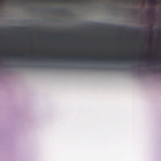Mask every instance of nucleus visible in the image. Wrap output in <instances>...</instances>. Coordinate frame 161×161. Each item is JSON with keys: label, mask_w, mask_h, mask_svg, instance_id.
Instances as JSON below:
<instances>
[{"label": "nucleus", "mask_w": 161, "mask_h": 161, "mask_svg": "<svg viewBox=\"0 0 161 161\" xmlns=\"http://www.w3.org/2000/svg\"><path fill=\"white\" fill-rule=\"evenodd\" d=\"M89 58L91 59V60L92 61H96L97 60V59L95 57H94L92 56H78V58H76L75 56H73L72 58V59L73 60H77V59H79L80 58ZM68 59H71L72 58L70 57V56H68Z\"/></svg>", "instance_id": "obj_1"}, {"label": "nucleus", "mask_w": 161, "mask_h": 161, "mask_svg": "<svg viewBox=\"0 0 161 161\" xmlns=\"http://www.w3.org/2000/svg\"><path fill=\"white\" fill-rule=\"evenodd\" d=\"M114 59H115L117 61L123 60L126 61L128 60H140V58H133L130 57H125L123 58L120 57H113Z\"/></svg>", "instance_id": "obj_2"}, {"label": "nucleus", "mask_w": 161, "mask_h": 161, "mask_svg": "<svg viewBox=\"0 0 161 161\" xmlns=\"http://www.w3.org/2000/svg\"><path fill=\"white\" fill-rule=\"evenodd\" d=\"M12 56L14 58L22 57L23 58H25L26 56V55L25 54H12V55H6L7 57L8 58H10L11 56Z\"/></svg>", "instance_id": "obj_3"}, {"label": "nucleus", "mask_w": 161, "mask_h": 161, "mask_svg": "<svg viewBox=\"0 0 161 161\" xmlns=\"http://www.w3.org/2000/svg\"><path fill=\"white\" fill-rule=\"evenodd\" d=\"M50 56H46L45 57H41V58L42 59H47L48 58H49Z\"/></svg>", "instance_id": "obj_4"}, {"label": "nucleus", "mask_w": 161, "mask_h": 161, "mask_svg": "<svg viewBox=\"0 0 161 161\" xmlns=\"http://www.w3.org/2000/svg\"><path fill=\"white\" fill-rule=\"evenodd\" d=\"M155 0H149V3H153L155 2Z\"/></svg>", "instance_id": "obj_5"}, {"label": "nucleus", "mask_w": 161, "mask_h": 161, "mask_svg": "<svg viewBox=\"0 0 161 161\" xmlns=\"http://www.w3.org/2000/svg\"><path fill=\"white\" fill-rule=\"evenodd\" d=\"M132 1H135L137 4H139L142 0H132Z\"/></svg>", "instance_id": "obj_6"}, {"label": "nucleus", "mask_w": 161, "mask_h": 161, "mask_svg": "<svg viewBox=\"0 0 161 161\" xmlns=\"http://www.w3.org/2000/svg\"><path fill=\"white\" fill-rule=\"evenodd\" d=\"M28 58L29 59H35V56H30L28 57Z\"/></svg>", "instance_id": "obj_7"}, {"label": "nucleus", "mask_w": 161, "mask_h": 161, "mask_svg": "<svg viewBox=\"0 0 161 161\" xmlns=\"http://www.w3.org/2000/svg\"><path fill=\"white\" fill-rule=\"evenodd\" d=\"M55 58L56 59H59V58H61V57L60 55H58L57 56H56L55 57Z\"/></svg>", "instance_id": "obj_8"}, {"label": "nucleus", "mask_w": 161, "mask_h": 161, "mask_svg": "<svg viewBox=\"0 0 161 161\" xmlns=\"http://www.w3.org/2000/svg\"><path fill=\"white\" fill-rule=\"evenodd\" d=\"M62 58L64 59V60H65V59H66V57L65 56H64Z\"/></svg>", "instance_id": "obj_9"}, {"label": "nucleus", "mask_w": 161, "mask_h": 161, "mask_svg": "<svg viewBox=\"0 0 161 161\" xmlns=\"http://www.w3.org/2000/svg\"><path fill=\"white\" fill-rule=\"evenodd\" d=\"M57 1H63V2H65V0H56Z\"/></svg>", "instance_id": "obj_10"}, {"label": "nucleus", "mask_w": 161, "mask_h": 161, "mask_svg": "<svg viewBox=\"0 0 161 161\" xmlns=\"http://www.w3.org/2000/svg\"><path fill=\"white\" fill-rule=\"evenodd\" d=\"M125 0V1H127V2H129V0Z\"/></svg>", "instance_id": "obj_11"}, {"label": "nucleus", "mask_w": 161, "mask_h": 161, "mask_svg": "<svg viewBox=\"0 0 161 161\" xmlns=\"http://www.w3.org/2000/svg\"><path fill=\"white\" fill-rule=\"evenodd\" d=\"M69 1H70L71 2H72L73 1V0H68Z\"/></svg>", "instance_id": "obj_12"}, {"label": "nucleus", "mask_w": 161, "mask_h": 161, "mask_svg": "<svg viewBox=\"0 0 161 161\" xmlns=\"http://www.w3.org/2000/svg\"><path fill=\"white\" fill-rule=\"evenodd\" d=\"M104 59H106V58H103Z\"/></svg>", "instance_id": "obj_13"}, {"label": "nucleus", "mask_w": 161, "mask_h": 161, "mask_svg": "<svg viewBox=\"0 0 161 161\" xmlns=\"http://www.w3.org/2000/svg\"><path fill=\"white\" fill-rule=\"evenodd\" d=\"M151 14H153V12H151Z\"/></svg>", "instance_id": "obj_14"}, {"label": "nucleus", "mask_w": 161, "mask_h": 161, "mask_svg": "<svg viewBox=\"0 0 161 161\" xmlns=\"http://www.w3.org/2000/svg\"><path fill=\"white\" fill-rule=\"evenodd\" d=\"M159 69L160 70V71H161V68H159Z\"/></svg>", "instance_id": "obj_15"}, {"label": "nucleus", "mask_w": 161, "mask_h": 161, "mask_svg": "<svg viewBox=\"0 0 161 161\" xmlns=\"http://www.w3.org/2000/svg\"><path fill=\"white\" fill-rule=\"evenodd\" d=\"M159 2H160V0H159Z\"/></svg>", "instance_id": "obj_16"}, {"label": "nucleus", "mask_w": 161, "mask_h": 161, "mask_svg": "<svg viewBox=\"0 0 161 161\" xmlns=\"http://www.w3.org/2000/svg\"><path fill=\"white\" fill-rule=\"evenodd\" d=\"M153 61H155V60H153Z\"/></svg>", "instance_id": "obj_17"}, {"label": "nucleus", "mask_w": 161, "mask_h": 161, "mask_svg": "<svg viewBox=\"0 0 161 161\" xmlns=\"http://www.w3.org/2000/svg\"><path fill=\"white\" fill-rule=\"evenodd\" d=\"M156 62L157 63V62H158V61H156Z\"/></svg>", "instance_id": "obj_18"}, {"label": "nucleus", "mask_w": 161, "mask_h": 161, "mask_svg": "<svg viewBox=\"0 0 161 161\" xmlns=\"http://www.w3.org/2000/svg\"><path fill=\"white\" fill-rule=\"evenodd\" d=\"M152 10H153V9H152Z\"/></svg>", "instance_id": "obj_19"}]
</instances>
